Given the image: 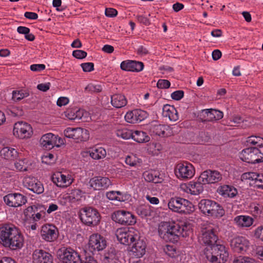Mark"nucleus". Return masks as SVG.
<instances>
[{"label": "nucleus", "instance_id": "obj_32", "mask_svg": "<svg viewBox=\"0 0 263 263\" xmlns=\"http://www.w3.org/2000/svg\"><path fill=\"white\" fill-rule=\"evenodd\" d=\"M206 115L207 118L205 120L209 121H216L221 119L223 117V112L218 110L208 109L203 110Z\"/></svg>", "mask_w": 263, "mask_h": 263}, {"label": "nucleus", "instance_id": "obj_5", "mask_svg": "<svg viewBox=\"0 0 263 263\" xmlns=\"http://www.w3.org/2000/svg\"><path fill=\"white\" fill-rule=\"evenodd\" d=\"M80 217L82 222L88 226H96L100 221L99 213L96 209L91 207L82 209Z\"/></svg>", "mask_w": 263, "mask_h": 263}, {"label": "nucleus", "instance_id": "obj_40", "mask_svg": "<svg viewBox=\"0 0 263 263\" xmlns=\"http://www.w3.org/2000/svg\"><path fill=\"white\" fill-rule=\"evenodd\" d=\"M137 214L141 217H145L151 215L152 210L148 205H140L136 209Z\"/></svg>", "mask_w": 263, "mask_h": 263}, {"label": "nucleus", "instance_id": "obj_41", "mask_svg": "<svg viewBox=\"0 0 263 263\" xmlns=\"http://www.w3.org/2000/svg\"><path fill=\"white\" fill-rule=\"evenodd\" d=\"M12 99L14 102H18L23 99L26 98L29 96L28 91L25 90H13L12 93Z\"/></svg>", "mask_w": 263, "mask_h": 263}, {"label": "nucleus", "instance_id": "obj_21", "mask_svg": "<svg viewBox=\"0 0 263 263\" xmlns=\"http://www.w3.org/2000/svg\"><path fill=\"white\" fill-rule=\"evenodd\" d=\"M51 180L57 186L62 188L69 186L73 182L70 176L65 175L61 172L54 173L51 177Z\"/></svg>", "mask_w": 263, "mask_h": 263}, {"label": "nucleus", "instance_id": "obj_1", "mask_svg": "<svg viewBox=\"0 0 263 263\" xmlns=\"http://www.w3.org/2000/svg\"><path fill=\"white\" fill-rule=\"evenodd\" d=\"M0 243L11 250L22 248L24 237L20 230L11 223H6L0 227Z\"/></svg>", "mask_w": 263, "mask_h": 263}, {"label": "nucleus", "instance_id": "obj_22", "mask_svg": "<svg viewBox=\"0 0 263 263\" xmlns=\"http://www.w3.org/2000/svg\"><path fill=\"white\" fill-rule=\"evenodd\" d=\"M33 263H52L53 258L48 252L42 250L36 249L32 254Z\"/></svg>", "mask_w": 263, "mask_h": 263}, {"label": "nucleus", "instance_id": "obj_54", "mask_svg": "<svg viewBox=\"0 0 263 263\" xmlns=\"http://www.w3.org/2000/svg\"><path fill=\"white\" fill-rule=\"evenodd\" d=\"M85 90L88 92H100L101 89L100 86L90 84L85 87Z\"/></svg>", "mask_w": 263, "mask_h": 263}, {"label": "nucleus", "instance_id": "obj_7", "mask_svg": "<svg viewBox=\"0 0 263 263\" xmlns=\"http://www.w3.org/2000/svg\"><path fill=\"white\" fill-rule=\"evenodd\" d=\"M116 236L120 243L124 245H130L139 238V232L133 228L118 230Z\"/></svg>", "mask_w": 263, "mask_h": 263}, {"label": "nucleus", "instance_id": "obj_19", "mask_svg": "<svg viewBox=\"0 0 263 263\" xmlns=\"http://www.w3.org/2000/svg\"><path fill=\"white\" fill-rule=\"evenodd\" d=\"M147 116L146 111L141 109H134L126 113L125 119L128 123L135 124L144 120Z\"/></svg>", "mask_w": 263, "mask_h": 263}, {"label": "nucleus", "instance_id": "obj_24", "mask_svg": "<svg viewBox=\"0 0 263 263\" xmlns=\"http://www.w3.org/2000/svg\"><path fill=\"white\" fill-rule=\"evenodd\" d=\"M120 68L124 71L139 72L143 70L144 64L141 62L126 60L121 63Z\"/></svg>", "mask_w": 263, "mask_h": 263}, {"label": "nucleus", "instance_id": "obj_58", "mask_svg": "<svg viewBox=\"0 0 263 263\" xmlns=\"http://www.w3.org/2000/svg\"><path fill=\"white\" fill-rule=\"evenodd\" d=\"M105 14L106 16L112 17L116 16L118 14V12L116 9L114 8H106Z\"/></svg>", "mask_w": 263, "mask_h": 263}, {"label": "nucleus", "instance_id": "obj_20", "mask_svg": "<svg viewBox=\"0 0 263 263\" xmlns=\"http://www.w3.org/2000/svg\"><path fill=\"white\" fill-rule=\"evenodd\" d=\"M90 185L95 190L107 189L111 185L110 180L105 177H95L89 181Z\"/></svg>", "mask_w": 263, "mask_h": 263}, {"label": "nucleus", "instance_id": "obj_64", "mask_svg": "<svg viewBox=\"0 0 263 263\" xmlns=\"http://www.w3.org/2000/svg\"><path fill=\"white\" fill-rule=\"evenodd\" d=\"M69 102V100L66 97H60L58 99L57 104L59 106H62L66 105Z\"/></svg>", "mask_w": 263, "mask_h": 263}, {"label": "nucleus", "instance_id": "obj_12", "mask_svg": "<svg viewBox=\"0 0 263 263\" xmlns=\"http://www.w3.org/2000/svg\"><path fill=\"white\" fill-rule=\"evenodd\" d=\"M216 231L211 227L202 228L201 235L199 236V240L201 243L205 244L210 247L215 245L218 241Z\"/></svg>", "mask_w": 263, "mask_h": 263}, {"label": "nucleus", "instance_id": "obj_8", "mask_svg": "<svg viewBox=\"0 0 263 263\" xmlns=\"http://www.w3.org/2000/svg\"><path fill=\"white\" fill-rule=\"evenodd\" d=\"M58 256L62 263H81L82 254L71 248H62L58 250Z\"/></svg>", "mask_w": 263, "mask_h": 263}, {"label": "nucleus", "instance_id": "obj_27", "mask_svg": "<svg viewBox=\"0 0 263 263\" xmlns=\"http://www.w3.org/2000/svg\"><path fill=\"white\" fill-rule=\"evenodd\" d=\"M217 193L221 196L227 198H234L237 194V190L233 186L223 184L217 189Z\"/></svg>", "mask_w": 263, "mask_h": 263}, {"label": "nucleus", "instance_id": "obj_18", "mask_svg": "<svg viewBox=\"0 0 263 263\" xmlns=\"http://www.w3.org/2000/svg\"><path fill=\"white\" fill-rule=\"evenodd\" d=\"M230 242L232 249L234 252L240 253L246 252L250 246L249 240L242 236L234 237Z\"/></svg>", "mask_w": 263, "mask_h": 263}, {"label": "nucleus", "instance_id": "obj_59", "mask_svg": "<svg viewBox=\"0 0 263 263\" xmlns=\"http://www.w3.org/2000/svg\"><path fill=\"white\" fill-rule=\"evenodd\" d=\"M136 18L139 23H142L146 26L149 25L150 24V21L149 19L143 15H137Z\"/></svg>", "mask_w": 263, "mask_h": 263}, {"label": "nucleus", "instance_id": "obj_43", "mask_svg": "<svg viewBox=\"0 0 263 263\" xmlns=\"http://www.w3.org/2000/svg\"><path fill=\"white\" fill-rule=\"evenodd\" d=\"M125 162L130 166H136L138 164H140L142 162V160L137 158L136 155H130L127 156L126 157Z\"/></svg>", "mask_w": 263, "mask_h": 263}, {"label": "nucleus", "instance_id": "obj_28", "mask_svg": "<svg viewBox=\"0 0 263 263\" xmlns=\"http://www.w3.org/2000/svg\"><path fill=\"white\" fill-rule=\"evenodd\" d=\"M163 115L168 117L171 121H176L179 119L177 110L174 106L166 104L163 107Z\"/></svg>", "mask_w": 263, "mask_h": 263}, {"label": "nucleus", "instance_id": "obj_9", "mask_svg": "<svg viewBox=\"0 0 263 263\" xmlns=\"http://www.w3.org/2000/svg\"><path fill=\"white\" fill-rule=\"evenodd\" d=\"M111 218L116 223L122 225H133L136 222L135 216L132 213L123 210L115 211L112 214Z\"/></svg>", "mask_w": 263, "mask_h": 263}, {"label": "nucleus", "instance_id": "obj_62", "mask_svg": "<svg viewBox=\"0 0 263 263\" xmlns=\"http://www.w3.org/2000/svg\"><path fill=\"white\" fill-rule=\"evenodd\" d=\"M119 194L117 191H110L106 194V197L111 200H117V195Z\"/></svg>", "mask_w": 263, "mask_h": 263}, {"label": "nucleus", "instance_id": "obj_16", "mask_svg": "<svg viewBox=\"0 0 263 263\" xmlns=\"http://www.w3.org/2000/svg\"><path fill=\"white\" fill-rule=\"evenodd\" d=\"M58 228L51 224H46L42 227L41 236L43 239L48 242H53L58 237Z\"/></svg>", "mask_w": 263, "mask_h": 263}, {"label": "nucleus", "instance_id": "obj_29", "mask_svg": "<svg viewBox=\"0 0 263 263\" xmlns=\"http://www.w3.org/2000/svg\"><path fill=\"white\" fill-rule=\"evenodd\" d=\"M1 157L6 160H14L17 157L18 153L17 151L12 147H5L0 152Z\"/></svg>", "mask_w": 263, "mask_h": 263}, {"label": "nucleus", "instance_id": "obj_34", "mask_svg": "<svg viewBox=\"0 0 263 263\" xmlns=\"http://www.w3.org/2000/svg\"><path fill=\"white\" fill-rule=\"evenodd\" d=\"M148 130L152 135L164 136L165 133V127L156 122H153L149 126Z\"/></svg>", "mask_w": 263, "mask_h": 263}, {"label": "nucleus", "instance_id": "obj_57", "mask_svg": "<svg viewBox=\"0 0 263 263\" xmlns=\"http://www.w3.org/2000/svg\"><path fill=\"white\" fill-rule=\"evenodd\" d=\"M254 236L263 241V226L258 227L255 230Z\"/></svg>", "mask_w": 263, "mask_h": 263}, {"label": "nucleus", "instance_id": "obj_52", "mask_svg": "<svg viewBox=\"0 0 263 263\" xmlns=\"http://www.w3.org/2000/svg\"><path fill=\"white\" fill-rule=\"evenodd\" d=\"M81 66L85 72H90L94 69V64L91 62L82 63Z\"/></svg>", "mask_w": 263, "mask_h": 263}, {"label": "nucleus", "instance_id": "obj_15", "mask_svg": "<svg viewBox=\"0 0 263 263\" xmlns=\"http://www.w3.org/2000/svg\"><path fill=\"white\" fill-rule=\"evenodd\" d=\"M222 179V175L217 171L208 170L201 173L199 177L200 181L203 184L216 183Z\"/></svg>", "mask_w": 263, "mask_h": 263}, {"label": "nucleus", "instance_id": "obj_13", "mask_svg": "<svg viewBox=\"0 0 263 263\" xmlns=\"http://www.w3.org/2000/svg\"><path fill=\"white\" fill-rule=\"evenodd\" d=\"M175 173L176 176L180 179H189L194 175L195 170L191 163L185 162L176 165Z\"/></svg>", "mask_w": 263, "mask_h": 263}, {"label": "nucleus", "instance_id": "obj_49", "mask_svg": "<svg viewBox=\"0 0 263 263\" xmlns=\"http://www.w3.org/2000/svg\"><path fill=\"white\" fill-rule=\"evenodd\" d=\"M42 161L43 163L47 164L52 165L55 162L54 155L52 154L48 153L46 155H44L42 157Z\"/></svg>", "mask_w": 263, "mask_h": 263}, {"label": "nucleus", "instance_id": "obj_2", "mask_svg": "<svg viewBox=\"0 0 263 263\" xmlns=\"http://www.w3.org/2000/svg\"><path fill=\"white\" fill-rule=\"evenodd\" d=\"M191 233V225L184 223L181 226L167 222H161L158 227L159 236L166 242H176L180 236L186 237Z\"/></svg>", "mask_w": 263, "mask_h": 263}, {"label": "nucleus", "instance_id": "obj_4", "mask_svg": "<svg viewBox=\"0 0 263 263\" xmlns=\"http://www.w3.org/2000/svg\"><path fill=\"white\" fill-rule=\"evenodd\" d=\"M167 206L173 212L189 214L194 211V205L191 202L181 197L171 198Z\"/></svg>", "mask_w": 263, "mask_h": 263}, {"label": "nucleus", "instance_id": "obj_38", "mask_svg": "<svg viewBox=\"0 0 263 263\" xmlns=\"http://www.w3.org/2000/svg\"><path fill=\"white\" fill-rule=\"evenodd\" d=\"M104 260L107 263H115L118 256L117 251L114 248H110L104 253Z\"/></svg>", "mask_w": 263, "mask_h": 263}, {"label": "nucleus", "instance_id": "obj_36", "mask_svg": "<svg viewBox=\"0 0 263 263\" xmlns=\"http://www.w3.org/2000/svg\"><path fill=\"white\" fill-rule=\"evenodd\" d=\"M133 135V139L138 143H146L150 140V137L143 131L135 130Z\"/></svg>", "mask_w": 263, "mask_h": 263}, {"label": "nucleus", "instance_id": "obj_37", "mask_svg": "<svg viewBox=\"0 0 263 263\" xmlns=\"http://www.w3.org/2000/svg\"><path fill=\"white\" fill-rule=\"evenodd\" d=\"M204 184L202 181H200L198 178L197 182H191L188 187L192 194L198 195L203 192V185Z\"/></svg>", "mask_w": 263, "mask_h": 263}, {"label": "nucleus", "instance_id": "obj_6", "mask_svg": "<svg viewBox=\"0 0 263 263\" xmlns=\"http://www.w3.org/2000/svg\"><path fill=\"white\" fill-rule=\"evenodd\" d=\"M240 158L249 163H258L263 162V154L257 147H248L242 151Z\"/></svg>", "mask_w": 263, "mask_h": 263}, {"label": "nucleus", "instance_id": "obj_30", "mask_svg": "<svg viewBox=\"0 0 263 263\" xmlns=\"http://www.w3.org/2000/svg\"><path fill=\"white\" fill-rule=\"evenodd\" d=\"M215 202L212 200L202 199L198 203V207L202 213L209 216Z\"/></svg>", "mask_w": 263, "mask_h": 263}, {"label": "nucleus", "instance_id": "obj_63", "mask_svg": "<svg viewBox=\"0 0 263 263\" xmlns=\"http://www.w3.org/2000/svg\"><path fill=\"white\" fill-rule=\"evenodd\" d=\"M66 117L70 120H75L77 118H80V116L78 115V112H72L71 111L67 110L66 112Z\"/></svg>", "mask_w": 263, "mask_h": 263}, {"label": "nucleus", "instance_id": "obj_47", "mask_svg": "<svg viewBox=\"0 0 263 263\" xmlns=\"http://www.w3.org/2000/svg\"><path fill=\"white\" fill-rule=\"evenodd\" d=\"M69 198L75 201L80 200L82 197V191L79 189H74L71 191L69 194Z\"/></svg>", "mask_w": 263, "mask_h": 263}, {"label": "nucleus", "instance_id": "obj_53", "mask_svg": "<svg viewBox=\"0 0 263 263\" xmlns=\"http://www.w3.org/2000/svg\"><path fill=\"white\" fill-rule=\"evenodd\" d=\"M184 96V92L182 90H179L173 92L171 94V97L173 100H180Z\"/></svg>", "mask_w": 263, "mask_h": 263}, {"label": "nucleus", "instance_id": "obj_45", "mask_svg": "<svg viewBox=\"0 0 263 263\" xmlns=\"http://www.w3.org/2000/svg\"><path fill=\"white\" fill-rule=\"evenodd\" d=\"M81 253V263H98L93 257L90 255L86 250H84Z\"/></svg>", "mask_w": 263, "mask_h": 263}, {"label": "nucleus", "instance_id": "obj_39", "mask_svg": "<svg viewBox=\"0 0 263 263\" xmlns=\"http://www.w3.org/2000/svg\"><path fill=\"white\" fill-rule=\"evenodd\" d=\"M225 214L224 210L223 207L216 202L213 205L209 216H212L216 218H220Z\"/></svg>", "mask_w": 263, "mask_h": 263}, {"label": "nucleus", "instance_id": "obj_35", "mask_svg": "<svg viewBox=\"0 0 263 263\" xmlns=\"http://www.w3.org/2000/svg\"><path fill=\"white\" fill-rule=\"evenodd\" d=\"M235 222L242 227H249L253 224V219L248 216H238L235 218Z\"/></svg>", "mask_w": 263, "mask_h": 263}, {"label": "nucleus", "instance_id": "obj_10", "mask_svg": "<svg viewBox=\"0 0 263 263\" xmlns=\"http://www.w3.org/2000/svg\"><path fill=\"white\" fill-rule=\"evenodd\" d=\"M13 132L14 136L21 139L30 138L33 135L31 126L23 121H18L14 124Z\"/></svg>", "mask_w": 263, "mask_h": 263}, {"label": "nucleus", "instance_id": "obj_25", "mask_svg": "<svg viewBox=\"0 0 263 263\" xmlns=\"http://www.w3.org/2000/svg\"><path fill=\"white\" fill-rule=\"evenodd\" d=\"M57 137L52 133L44 135L41 137L40 142L41 146L46 149H51L54 146L59 147L57 144Z\"/></svg>", "mask_w": 263, "mask_h": 263}, {"label": "nucleus", "instance_id": "obj_55", "mask_svg": "<svg viewBox=\"0 0 263 263\" xmlns=\"http://www.w3.org/2000/svg\"><path fill=\"white\" fill-rule=\"evenodd\" d=\"M15 168L20 171H25L27 170V167L25 165L24 160H19L15 163Z\"/></svg>", "mask_w": 263, "mask_h": 263}, {"label": "nucleus", "instance_id": "obj_61", "mask_svg": "<svg viewBox=\"0 0 263 263\" xmlns=\"http://www.w3.org/2000/svg\"><path fill=\"white\" fill-rule=\"evenodd\" d=\"M50 87V83H41L39 84L37 86V88L43 92H46L47 90H48Z\"/></svg>", "mask_w": 263, "mask_h": 263}, {"label": "nucleus", "instance_id": "obj_44", "mask_svg": "<svg viewBox=\"0 0 263 263\" xmlns=\"http://www.w3.org/2000/svg\"><path fill=\"white\" fill-rule=\"evenodd\" d=\"M247 142L256 146H263V138L259 136H250L248 138Z\"/></svg>", "mask_w": 263, "mask_h": 263}, {"label": "nucleus", "instance_id": "obj_11", "mask_svg": "<svg viewBox=\"0 0 263 263\" xmlns=\"http://www.w3.org/2000/svg\"><path fill=\"white\" fill-rule=\"evenodd\" d=\"M64 136L72 138L77 142L85 141L89 139L88 131L81 127H67L64 131Z\"/></svg>", "mask_w": 263, "mask_h": 263}, {"label": "nucleus", "instance_id": "obj_48", "mask_svg": "<svg viewBox=\"0 0 263 263\" xmlns=\"http://www.w3.org/2000/svg\"><path fill=\"white\" fill-rule=\"evenodd\" d=\"M258 176V174L255 172H247L242 174L241 179L242 181L246 180H254Z\"/></svg>", "mask_w": 263, "mask_h": 263}, {"label": "nucleus", "instance_id": "obj_50", "mask_svg": "<svg viewBox=\"0 0 263 263\" xmlns=\"http://www.w3.org/2000/svg\"><path fill=\"white\" fill-rule=\"evenodd\" d=\"M171 83L169 81L164 79H160L157 83V86L160 89H166L170 87Z\"/></svg>", "mask_w": 263, "mask_h": 263}, {"label": "nucleus", "instance_id": "obj_23", "mask_svg": "<svg viewBox=\"0 0 263 263\" xmlns=\"http://www.w3.org/2000/svg\"><path fill=\"white\" fill-rule=\"evenodd\" d=\"M25 186L33 193L40 194L44 192V187L42 183L34 177L26 178L24 181Z\"/></svg>", "mask_w": 263, "mask_h": 263}, {"label": "nucleus", "instance_id": "obj_56", "mask_svg": "<svg viewBox=\"0 0 263 263\" xmlns=\"http://www.w3.org/2000/svg\"><path fill=\"white\" fill-rule=\"evenodd\" d=\"M119 194H118L117 195V201H125L126 200H127L129 199V198L130 197V196L129 194H126V193H123L122 192L117 191Z\"/></svg>", "mask_w": 263, "mask_h": 263}, {"label": "nucleus", "instance_id": "obj_33", "mask_svg": "<svg viewBox=\"0 0 263 263\" xmlns=\"http://www.w3.org/2000/svg\"><path fill=\"white\" fill-rule=\"evenodd\" d=\"M90 156L93 159H103L106 156V150L102 147L95 146L89 151Z\"/></svg>", "mask_w": 263, "mask_h": 263}, {"label": "nucleus", "instance_id": "obj_3", "mask_svg": "<svg viewBox=\"0 0 263 263\" xmlns=\"http://www.w3.org/2000/svg\"><path fill=\"white\" fill-rule=\"evenodd\" d=\"M204 253L207 260L211 263H225L229 257L228 249L219 242L206 247Z\"/></svg>", "mask_w": 263, "mask_h": 263}, {"label": "nucleus", "instance_id": "obj_26", "mask_svg": "<svg viewBox=\"0 0 263 263\" xmlns=\"http://www.w3.org/2000/svg\"><path fill=\"white\" fill-rule=\"evenodd\" d=\"M132 244H133V246L131 249V252L135 256L140 258L145 254L146 245L143 239H141L139 237V238L135 240V241Z\"/></svg>", "mask_w": 263, "mask_h": 263}, {"label": "nucleus", "instance_id": "obj_51", "mask_svg": "<svg viewBox=\"0 0 263 263\" xmlns=\"http://www.w3.org/2000/svg\"><path fill=\"white\" fill-rule=\"evenodd\" d=\"M87 52L82 50H76L72 52V55L77 59H82L87 56Z\"/></svg>", "mask_w": 263, "mask_h": 263}, {"label": "nucleus", "instance_id": "obj_14", "mask_svg": "<svg viewBox=\"0 0 263 263\" xmlns=\"http://www.w3.org/2000/svg\"><path fill=\"white\" fill-rule=\"evenodd\" d=\"M106 247L105 238L98 233H94L89 236L88 248L89 250L93 252L100 251Z\"/></svg>", "mask_w": 263, "mask_h": 263}, {"label": "nucleus", "instance_id": "obj_17", "mask_svg": "<svg viewBox=\"0 0 263 263\" xmlns=\"http://www.w3.org/2000/svg\"><path fill=\"white\" fill-rule=\"evenodd\" d=\"M5 203L10 207H19L27 202L26 196L20 193H11L4 197Z\"/></svg>", "mask_w": 263, "mask_h": 263}, {"label": "nucleus", "instance_id": "obj_31", "mask_svg": "<svg viewBox=\"0 0 263 263\" xmlns=\"http://www.w3.org/2000/svg\"><path fill=\"white\" fill-rule=\"evenodd\" d=\"M127 100L124 95L121 94H115L111 96V103L116 108H121L127 104Z\"/></svg>", "mask_w": 263, "mask_h": 263}, {"label": "nucleus", "instance_id": "obj_42", "mask_svg": "<svg viewBox=\"0 0 263 263\" xmlns=\"http://www.w3.org/2000/svg\"><path fill=\"white\" fill-rule=\"evenodd\" d=\"M133 132L127 128L118 129L116 132L117 136L124 139H129L130 138L133 139Z\"/></svg>", "mask_w": 263, "mask_h": 263}, {"label": "nucleus", "instance_id": "obj_46", "mask_svg": "<svg viewBox=\"0 0 263 263\" xmlns=\"http://www.w3.org/2000/svg\"><path fill=\"white\" fill-rule=\"evenodd\" d=\"M36 212H37V209L35 205L28 206L24 212L25 219L26 220L31 219Z\"/></svg>", "mask_w": 263, "mask_h": 263}, {"label": "nucleus", "instance_id": "obj_60", "mask_svg": "<svg viewBox=\"0 0 263 263\" xmlns=\"http://www.w3.org/2000/svg\"><path fill=\"white\" fill-rule=\"evenodd\" d=\"M45 69L44 64H33L30 66V69L33 71H40Z\"/></svg>", "mask_w": 263, "mask_h": 263}]
</instances>
